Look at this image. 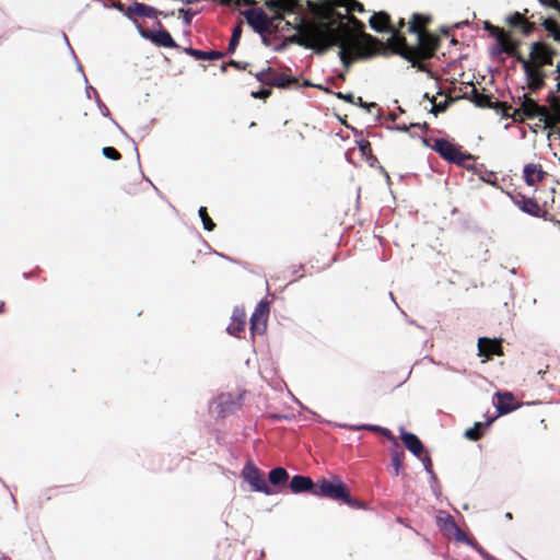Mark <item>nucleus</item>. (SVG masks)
Returning a JSON list of instances; mask_svg holds the SVG:
<instances>
[{"mask_svg": "<svg viewBox=\"0 0 560 560\" xmlns=\"http://www.w3.org/2000/svg\"><path fill=\"white\" fill-rule=\"evenodd\" d=\"M265 5L270 15L261 9L244 12L248 25L259 34L271 28L276 31H296L289 37L291 43L324 52L331 46L339 47V57L343 66L349 67L357 59L372 57L375 51L374 39L347 25L336 27L308 23L303 15L300 0H266Z\"/></svg>", "mask_w": 560, "mask_h": 560, "instance_id": "nucleus-1", "label": "nucleus"}, {"mask_svg": "<svg viewBox=\"0 0 560 560\" xmlns=\"http://www.w3.org/2000/svg\"><path fill=\"white\" fill-rule=\"evenodd\" d=\"M313 494L332 500H341L350 505H358V503L349 497L347 486L337 476H332L330 480L322 479L318 481L313 490Z\"/></svg>", "mask_w": 560, "mask_h": 560, "instance_id": "nucleus-2", "label": "nucleus"}, {"mask_svg": "<svg viewBox=\"0 0 560 560\" xmlns=\"http://www.w3.org/2000/svg\"><path fill=\"white\" fill-rule=\"evenodd\" d=\"M433 149L446 161L463 164L466 160H470L471 155L460 151L458 147L445 139H436Z\"/></svg>", "mask_w": 560, "mask_h": 560, "instance_id": "nucleus-3", "label": "nucleus"}, {"mask_svg": "<svg viewBox=\"0 0 560 560\" xmlns=\"http://www.w3.org/2000/svg\"><path fill=\"white\" fill-rule=\"evenodd\" d=\"M242 477L250 486L253 491L261 492L266 495H270L272 493L260 471L253 463H247L244 466Z\"/></svg>", "mask_w": 560, "mask_h": 560, "instance_id": "nucleus-4", "label": "nucleus"}, {"mask_svg": "<svg viewBox=\"0 0 560 560\" xmlns=\"http://www.w3.org/2000/svg\"><path fill=\"white\" fill-rule=\"evenodd\" d=\"M269 315V304L267 301H260L250 317V330L253 335H261L267 327Z\"/></svg>", "mask_w": 560, "mask_h": 560, "instance_id": "nucleus-5", "label": "nucleus"}, {"mask_svg": "<svg viewBox=\"0 0 560 560\" xmlns=\"http://www.w3.org/2000/svg\"><path fill=\"white\" fill-rule=\"evenodd\" d=\"M521 115L529 118L538 117L540 119H546L548 112L546 107L539 106L532 98L524 96L521 101L520 107L514 112V119H517Z\"/></svg>", "mask_w": 560, "mask_h": 560, "instance_id": "nucleus-6", "label": "nucleus"}, {"mask_svg": "<svg viewBox=\"0 0 560 560\" xmlns=\"http://www.w3.org/2000/svg\"><path fill=\"white\" fill-rule=\"evenodd\" d=\"M517 60L522 63V68L525 72L528 88L532 91L540 89L544 84V75L540 71V67L533 65L530 61L518 57Z\"/></svg>", "mask_w": 560, "mask_h": 560, "instance_id": "nucleus-7", "label": "nucleus"}, {"mask_svg": "<svg viewBox=\"0 0 560 560\" xmlns=\"http://www.w3.org/2000/svg\"><path fill=\"white\" fill-rule=\"evenodd\" d=\"M436 523L446 534L454 535L457 540L464 539L463 532L458 528L454 518L446 512L441 511L438 513Z\"/></svg>", "mask_w": 560, "mask_h": 560, "instance_id": "nucleus-8", "label": "nucleus"}, {"mask_svg": "<svg viewBox=\"0 0 560 560\" xmlns=\"http://www.w3.org/2000/svg\"><path fill=\"white\" fill-rule=\"evenodd\" d=\"M552 57L548 48L540 44L535 43L530 48V62L539 67L551 63Z\"/></svg>", "mask_w": 560, "mask_h": 560, "instance_id": "nucleus-9", "label": "nucleus"}, {"mask_svg": "<svg viewBox=\"0 0 560 560\" xmlns=\"http://www.w3.org/2000/svg\"><path fill=\"white\" fill-rule=\"evenodd\" d=\"M495 397L498 398V402L495 404L498 416L506 415L518 407V405L514 404V396L510 392H497Z\"/></svg>", "mask_w": 560, "mask_h": 560, "instance_id": "nucleus-10", "label": "nucleus"}, {"mask_svg": "<svg viewBox=\"0 0 560 560\" xmlns=\"http://www.w3.org/2000/svg\"><path fill=\"white\" fill-rule=\"evenodd\" d=\"M523 175L528 186H535L537 183L544 179L545 172L541 165L536 163H529L524 166Z\"/></svg>", "mask_w": 560, "mask_h": 560, "instance_id": "nucleus-11", "label": "nucleus"}, {"mask_svg": "<svg viewBox=\"0 0 560 560\" xmlns=\"http://www.w3.org/2000/svg\"><path fill=\"white\" fill-rule=\"evenodd\" d=\"M314 482L310 477L296 475L293 476L290 481V489L293 493H301L311 491L313 493V490L315 489Z\"/></svg>", "mask_w": 560, "mask_h": 560, "instance_id": "nucleus-12", "label": "nucleus"}, {"mask_svg": "<svg viewBox=\"0 0 560 560\" xmlns=\"http://www.w3.org/2000/svg\"><path fill=\"white\" fill-rule=\"evenodd\" d=\"M400 439L405 446L416 456H420L423 451L421 441L413 433L400 429Z\"/></svg>", "mask_w": 560, "mask_h": 560, "instance_id": "nucleus-13", "label": "nucleus"}, {"mask_svg": "<svg viewBox=\"0 0 560 560\" xmlns=\"http://www.w3.org/2000/svg\"><path fill=\"white\" fill-rule=\"evenodd\" d=\"M147 37L150 38L154 44H156L158 46H161V47L173 48L176 46L171 34L164 30H160L158 32L151 33Z\"/></svg>", "mask_w": 560, "mask_h": 560, "instance_id": "nucleus-14", "label": "nucleus"}, {"mask_svg": "<svg viewBox=\"0 0 560 560\" xmlns=\"http://www.w3.org/2000/svg\"><path fill=\"white\" fill-rule=\"evenodd\" d=\"M515 203L518 206V208L533 217H539L541 213V209L539 205L530 198L522 197L520 200H515Z\"/></svg>", "mask_w": 560, "mask_h": 560, "instance_id": "nucleus-15", "label": "nucleus"}, {"mask_svg": "<svg viewBox=\"0 0 560 560\" xmlns=\"http://www.w3.org/2000/svg\"><path fill=\"white\" fill-rule=\"evenodd\" d=\"M499 343L488 338H480L478 341L479 353L483 355H490L499 352Z\"/></svg>", "mask_w": 560, "mask_h": 560, "instance_id": "nucleus-16", "label": "nucleus"}, {"mask_svg": "<svg viewBox=\"0 0 560 560\" xmlns=\"http://www.w3.org/2000/svg\"><path fill=\"white\" fill-rule=\"evenodd\" d=\"M497 39L504 52L511 54L515 49V43L509 37L506 33L501 30H497Z\"/></svg>", "mask_w": 560, "mask_h": 560, "instance_id": "nucleus-17", "label": "nucleus"}, {"mask_svg": "<svg viewBox=\"0 0 560 560\" xmlns=\"http://www.w3.org/2000/svg\"><path fill=\"white\" fill-rule=\"evenodd\" d=\"M388 24V16L384 13L373 14L370 19V25L377 32L385 31Z\"/></svg>", "mask_w": 560, "mask_h": 560, "instance_id": "nucleus-18", "label": "nucleus"}, {"mask_svg": "<svg viewBox=\"0 0 560 560\" xmlns=\"http://www.w3.org/2000/svg\"><path fill=\"white\" fill-rule=\"evenodd\" d=\"M288 478L289 475L287 470L282 467L273 468L269 472V481L275 486L285 482Z\"/></svg>", "mask_w": 560, "mask_h": 560, "instance_id": "nucleus-19", "label": "nucleus"}, {"mask_svg": "<svg viewBox=\"0 0 560 560\" xmlns=\"http://www.w3.org/2000/svg\"><path fill=\"white\" fill-rule=\"evenodd\" d=\"M129 10L135 13L136 15L138 16H143V18H152L155 13V10L150 7V5H147V4H143V3H133Z\"/></svg>", "mask_w": 560, "mask_h": 560, "instance_id": "nucleus-20", "label": "nucleus"}, {"mask_svg": "<svg viewBox=\"0 0 560 560\" xmlns=\"http://www.w3.org/2000/svg\"><path fill=\"white\" fill-rule=\"evenodd\" d=\"M427 22L421 15L415 14L412 21L409 23L410 33H420V27Z\"/></svg>", "mask_w": 560, "mask_h": 560, "instance_id": "nucleus-21", "label": "nucleus"}, {"mask_svg": "<svg viewBox=\"0 0 560 560\" xmlns=\"http://www.w3.org/2000/svg\"><path fill=\"white\" fill-rule=\"evenodd\" d=\"M199 217H200V219L202 221L205 230L212 231L214 229V223L209 218V215L207 213V209L205 207H201L199 209Z\"/></svg>", "mask_w": 560, "mask_h": 560, "instance_id": "nucleus-22", "label": "nucleus"}, {"mask_svg": "<svg viewBox=\"0 0 560 560\" xmlns=\"http://www.w3.org/2000/svg\"><path fill=\"white\" fill-rule=\"evenodd\" d=\"M241 35H242V27L238 25L233 30V33H232V36L230 39L229 50L231 52L234 51L236 46L238 45Z\"/></svg>", "mask_w": 560, "mask_h": 560, "instance_id": "nucleus-23", "label": "nucleus"}, {"mask_svg": "<svg viewBox=\"0 0 560 560\" xmlns=\"http://www.w3.org/2000/svg\"><path fill=\"white\" fill-rule=\"evenodd\" d=\"M189 54L198 59H215L219 58L220 54L215 51H201L197 49H190Z\"/></svg>", "mask_w": 560, "mask_h": 560, "instance_id": "nucleus-24", "label": "nucleus"}, {"mask_svg": "<svg viewBox=\"0 0 560 560\" xmlns=\"http://www.w3.org/2000/svg\"><path fill=\"white\" fill-rule=\"evenodd\" d=\"M481 427V422H476L474 428H469L465 431V436L468 440L477 441L480 438L479 428Z\"/></svg>", "mask_w": 560, "mask_h": 560, "instance_id": "nucleus-25", "label": "nucleus"}, {"mask_svg": "<svg viewBox=\"0 0 560 560\" xmlns=\"http://www.w3.org/2000/svg\"><path fill=\"white\" fill-rule=\"evenodd\" d=\"M231 323H236L245 326L246 324V314L242 308H235L231 318Z\"/></svg>", "mask_w": 560, "mask_h": 560, "instance_id": "nucleus-26", "label": "nucleus"}, {"mask_svg": "<svg viewBox=\"0 0 560 560\" xmlns=\"http://www.w3.org/2000/svg\"><path fill=\"white\" fill-rule=\"evenodd\" d=\"M102 152H103L104 156H106L107 159H110V160H118L120 158V154L118 153V151L112 147L103 148Z\"/></svg>", "mask_w": 560, "mask_h": 560, "instance_id": "nucleus-27", "label": "nucleus"}, {"mask_svg": "<svg viewBox=\"0 0 560 560\" xmlns=\"http://www.w3.org/2000/svg\"><path fill=\"white\" fill-rule=\"evenodd\" d=\"M447 106V101H444V102H441L439 104L434 103L432 101V108H431V113H433L434 115H438L439 113H442L445 110Z\"/></svg>", "mask_w": 560, "mask_h": 560, "instance_id": "nucleus-28", "label": "nucleus"}, {"mask_svg": "<svg viewBox=\"0 0 560 560\" xmlns=\"http://www.w3.org/2000/svg\"><path fill=\"white\" fill-rule=\"evenodd\" d=\"M245 326L241 325V324H236V323H230L229 326L226 327V330L230 335H237L240 331H242L244 329Z\"/></svg>", "mask_w": 560, "mask_h": 560, "instance_id": "nucleus-29", "label": "nucleus"}, {"mask_svg": "<svg viewBox=\"0 0 560 560\" xmlns=\"http://www.w3.org/2000/svg\"><path fill=\"white\" fill-rule=\"evenodd\" d=\"M392 465L394 467L395 475H398L401 468V460L398 455L393 456Z\"/></svg>", "mask_w": 560, "mask_h": 560, "instance_id": "nucleus-30", "label": "nucleus"}, {"mask_svg": "<svg viewBox=\"0 0 560 560\" xmlns=\"http://www.w3.org/2000/svg\"><path fill=\"white\" fill-rule=\"evenodd\" d=\"M347 11H350V12H352V11L362 12L363 11V5L360 2L355 1V0H351L350 5H349Z\"/></svg>", "mask_w": 560, "mask_h": 560, "instance_id": "nucleus-31", "label": "nucleus"}, {"mask_svg": "<svg viewBox=\"0 0 560 560\" xmlns=\"http://www.w3.org/2000/svg\"><path fill=\"white\" fill-rule=\"evenodd\" d=\"M509 22L512 24V25H518L523 22V16L520 14V13H515L514 15H512L510 19H509Z\"/></svg>", "mask_w": 560, "mask_h": 560, "instance_id": "nucleus-32", "label": "nucleus"}, {"mask_svg": "<svg viewBox=\"0 0 560 560\" xmlns=\"http://www.w3.org/2000/svg\"><path fill=\"white\" fill-rule=\"evenodd\" d=\"M270 94L269 90H260L258 92H253L252 96L255 98H265Z\"/></svg>", "mask_w": 560, "mask_h": 560, "instance_id": "nucleus-33", "label": "nucleus"}, {"mask_svg": "<svg viewBox=\"0 0 560 560\" xmlns=\"http://www.w3.org/2000/svg\"><path fill=\"white\" fill-rule=\"evenodd\" d=\"M338 97L339 98H342L349 103H354V96L353 94H342V93H338Z\"/></svg>", "mask_w": 560, "mask_h": 560, "instance_id": "nucleus-34", "label": "nucleus"}, {"mask_svg": "<svg viewBox=\"0 0 560 560\" xmlns=\"http://www.w3.org/2000/svg\"><path fill=\"white\" fill-rule=\"evenodd\" d=\"M392 40H393L397 46H402V45H405V40H404V38H401V37H400V36H398L397 34H394V35H393Z\"/></svg>", "mask_w": 560, "mask_h": 560, "instance_id": "nucleus-35", "label": "nucleus"}, {"mask_svg": "<svg viewBox=\"0 0 560 560\" xmlns=\"http://www.w3.org/2000/svg\"><path fill=\"white\" fill-rule=\"evenodd\" d=\"M366 425L368 424H360V425H347V424H342V428H348L350 430H362V429H366ZM341 427V424L339 425Z\"/></svg>", "mask_w": 560, "mask_h": 560, "instance_id": "nucleus-36", "label": "nucleus"}, {"mask_svg": "<svg viewBox=\"0 0 560 560\" xmlns=\"http://www.w3.org/2000/svg\"><path fill=\"white\" fill-rule=\"evenodd\" d=\"M366 430H371V431H382L383 433H387V430L385 429H382L377 425H371V424H368L366 425Z\"/></svg>", "mask_w": 560, "mask_h": 560, "instance_id": "nucleus-37", "label": "nucleus"}, {"mask_svg": "<svg viewBox=\"0 0 560 560\" xmlns=\"http://www.w3.org/2000/svg\"><path fill=\"white\" fill-rule=\"evenodd\" d=\"M350 2H351V0H336V3H337L338 5H342V7H345L347 10H348V8H349V5H350Z\"/></svg>", "mask_w": 560, "mask_h": 560, "instance_id": "nucleus-38", "label": "nucleus"}, {"mask_svg": "<svg viewBox=\"0 0 560 560\" xmlns=\"http://www.w3.org/2000/svg\"><path fill=\"white\" fill-rule=\"evenodd\" d=\"M98 106H100V109H101V112H102V114L104 116H108L109 115L108 108L104 104L98 102Z\"/></svg>", "mask_w": 560, "mask_h": 560, "instance_id": "nucleus-39", "label": "nucleus"}, {"mask_svg": "<svg viewBox=\"0 0 560 560\" xmlns=\"http://www.w3.org/2000/svg\"><path fill=\"white\" fill-rule=\"evenodd\" d=\"M396 129L399 131H407L409 129V127L406 125H397Z\"/></svg>", "mask_w": 560, "mask_h": 560, "instance_id": "nucleus-40", "label": "nucleus"}, {"mask_svg": "<svg viewBox=\"0 0 560 560\" xmlns=\"http://www.w3.org/2000/svg\"><path fill=\"white\" fill-rule=\"evenodd\" d=\"M243 3H249V1H248V0H236V1H235V4H236L237 7L242 5Z\"/></svg>", "mask_w": 560, "mask_h": 560, "instance_id": "nucleus-41", "label": "nucleus"}, {"mask_svg": "<svg viewBox=\"0 0 560 560\" xmlns=\"http://www.w3.org/2000/svg\"><path fill=\"white\" fill-rule=\"evenodd\" d=\"M91 91H93V92H94L93 88L88 86V88H86V93H88V95H89V96H90V94H91Z\"/></svg>", "mask_w": 560, "mask_h": 560, "instance_id": "nucleus-42", "label": "nucleus"}, {"mask_svg": "<svg viewBox=\"0 0 560 560\" xmlns=\"http://www.w3.org/2000/svg\"><path fill=\"white\" fill-rule=\"evenodd\" d=\"M366 147H368V143L361 144L360 145L361 151L364 152Z\"/></svg>", "mask_w": 560, "mask_h": 560, "instance_id": "nucleus-43", "label": "nucleus"}, {"mask_svg": "<svg viewBox=\"0 0 560 560\" xmlns=\"http://www.w3.org/2000/svg\"><path fill=\"white\" fill-rule=\"evenodd\" d=\"M555 156L558 159L559 163H560V153H555Z\"/></svg>", "mask_w": 560, "mask_h": 560, "instance_id": "nucleus-44", "label": "nucleus"}, {"mask_svg": "<svg viewBox=\"0 0 560 560\" xmlns=\"http://www.w3.org/2000/svg\"><path fill=\"white\" fill-rule=\"evenodd\" d=\"M358 101L360 102V105L363 106V102H362V98L359 97Z\"/></svg>", "mask_w": 560, "mask_h": 560, "instance_id": "nucleus-45", "label": "nucleus"}, {"mask_svg": "<svg viewBox=\"0 0 560 560\" xmlns=\"http://www.w3.org/2000/svg\"><path fill=\"white\" fill-rule=\"evenodd\" d=\"M511 517H512L511 513H506V518H511Z\"/></svg>", "mask_w": 560, "mask_h": 560, "instance_id": "nucleus-46", "label": "nucleus"}, {"mask_svg": "<svg viewBox=\"0 0 560 560\" xmlns=\"http://www.w3.org/2000/svg\"><path fill=\"white\" fill-rule=\"evenodd\" d=\"M231 0H222L223 3H229Z\"/></svg>", "mask_w": 560, "mask_h": 560, "instance_id": "nucleus-47", "label": "nucleus"}]
</instances>
